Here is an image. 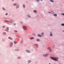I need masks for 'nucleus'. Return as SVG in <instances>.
Segmentation results:
<instances>
[{
	"label": "nucleus",
	"instance_id": "nucleus-1",
	"mask_svg": "<svg viewBox=\"0 0 64 64\" xmlns=\"http://www.w3.org/2000/svg\"><path fill=\"white\" fill-rule=\"evenodd\" d=\"M50 58L52 60H54V61H58V59L55 58H54L52 57H50Z\"/></svg>",
	"mask_w": 64,
	"mask_h": 64
},
{
	"label": "nucleus",
	"instance_id": "nucleus-2",
	"mask_svg": "<svg viewBox=\"0 0 64 64\" xmlns=\"http://www.w3.org/2000/svg\"><path fill=\"white\" fill-rule=\"evenodd\" d=\"M4 21V22H10V23H12V20H10L9 21L8 20H5Z\"/></svg>",
	"mask_w": 64,
	"mask_h": 64
},
{
	"label": "nucleus",
	"instance_id": "nucleus-3",
	"mask_svg": "<svg viewBox=\"0 0 64 64\" xmlns=\"http://www.w3.org/2000/svg\"><path fill=\"white\" fill-rule=\"evenodd\" d=\"M23 28L24 29V30H27V28L26 26H23Z\"/></svg>",
	"mask_w": 64,
	"mask_h": 64
},
{
	"label": "nucleus",
	"instance_id": "nucleus-4",
	"mask_svg": "<svg viewBox=\"0 0 64 64\" xmlns=\"http://www.w3.org/2000/svg\"><path fill=\"white\" fill-rule=\"evenodd\" d=\"M13 45V43L12 42H10V47H12V45Z\"/></svg>",
	"mask_w": 64,
	"mask_h": 64
},
{
	"label": "nucleus",
	"instance_id": "nucleus-5",
	"mask_svg": "<svg viewBox=\"0 0 64 64\" xmlns=\"http://www.w3.org/2000/svg\"><path fill=\"white\" fill-rule=\"evenodd\" d=\"M44 34V33L43 32H42V35H41L40 34H38V37H42V36L43 35V34Z\"/></svg>",
	"mask_w": 64,
	"mask_h": 64
},
{
	"label": "nucleus",
	"instance_id": "nucleus-6",
	"mask_svg": "<svg viewBox=\"0 0 64 64\" xmlns=\"http://www.w3.org/2000/svg\"><path fill=\"white\" fill-rule=\"evenodd\" d=\"M45 57H47L48 56V54H44L43 55Z\"/></svg>",
	"mask_w": 64,
	"mask_h": 64
},
{
	"label": "nucleus",
	"instance_id": "nucleus-7",
	"mask_svg": "<svg viewBox=\"0 0 64 64\" xmlns=\"http://www.w3.org/2000/svg\"><path fill=\"white\" fill-rule=\"evenodd\" d=\"M6 29L8 30H5V31H6L8 32H9V30H9V28L8 27H7L6 28Z\"/></svg>",
	"mask_w": 64,
	"mask_h": 64
},
{
	"label": "nucleus",
	"instance_id": "nucleus-8",
	"mask_svg": "<svg viewBox=\"0 0 64 64\" xmlns=\"http://www.w3.org/2000/svg\"><path fill=\"white\" fill-rule=\"evenodd\" d=\"M26 52H27L28 53H30V51L29 50H26Z\"/></svg>",
	"mask_w": 64,
	"mask_h": 64
},
{
	"label": "nucleus",
	"instance_id": "nucleus-9",
	"mask_svg": "<svg viewBox=\"0 0 64 64\" xmlns=\"http://www.w3.org/2000/svg\"><path fill=\"white\" fill-rule=\"evenodd\" d=\"M8 39H10V40H12V39H13V38L10 37H8Z\"/></svg>",
	"mask_w": 64,
	"mask_h": 64
},
{
	"label": "nucleus",
	"instance_id": "nucleus-10",
	"mask_svg": "<svg viewBox=\"0 0 64 64\" xmlns=\"http://www.w3.org/2000/svg\"><path fill=\"white\" fill-rule=\"evenodd\" d=\"M34 39V37H32L30 38V40H32V39Z\"/></svg>",
	"mask_w": 64,
	"mask_h": 64
},
{
	"label": "nucleus",
	"instance_id": "nucleus-11",
	"mask_svg": "<svg viewBox=\"0 0 64 64\" xmlns=\"http://www.w3.org/2000/svg\"><path fill=\"white\" fill-rule=\"evenodd\" d=\"M53 15H54V16H57V15L56 14H53Z\"/></svg>",
	"mask_w": 64,
	"mask_h": 64
},
{
	"label": "nucleus",
	"instance_id": "nucleus-12",
	"mask_svg": "<svg viewBox=\"0 0 64 64\" xmlns=\"http://www.w3.org/2000/svg\"><path fill=\"white\" fill-rule=\"evenodd\" d=\"M15 51H19V50L18 49L16 50H15Z\"/></svg>",
	"mask_w": 64,
	"mask_h": 64
},
{
	"label": "nucleus",
	"instance_id": "nucleus-13",
	"mask_svg": "<svg viewBox=\"0 0 64 64\" xmlns=\"http://www.w3.org/2000/svg\"><path fill=\"white\" fill-rule=\"evenodd\" d=\"M23 7L24 8H25V5L24 4H23Z\"/></svg>",
	"mask_w": 64,
	"mask_h": 64
},
{
	"label": "nucleus",
	"instance_id": "nucleus-14",
	"mask_svg": "<svg viewBox=\"0 0 64 64\" xmlns=\"http://www.w3.org/2000/svg\"><path fill=\"white\" fill-rule=\"evenodd\" d=\"M16 37L18 38H20V36H17Z\"/></svg>",
	"mask_w": 64,
	"mask_h": 64
},
{
	"label": "nucleus",
	"instance_id": "nucleus-15",
	"mask_svg": "<svg viewBox=\"0 0 64 64\" xmlns=\"http://www.w3.org/2000/svg\"><path fill=\"white\" fill-rule=\"evenodd\" d=\"M3 34H4V35H6V33L5 32H4L3 33Z\"/></svg>",
	"mask_w": 64,
	"mask_h": 64
},
{
	"label": "nucleus",
	"instance_id": "nucleus-16",
	"mask_svg": "<svg viewBox=\"0 0 64 64\" xmlns=\"http://www.w3.org/2000/svg\"><path fill=\"white\" fill-rule=\"evenodd\" d=\"M50 1H51V2H54V1L52 0H50Z\"/></svg>",
	"mask_w": 64,
	"mask_h": 64
},
{
	"label": "nucleus",
	"instance_id": "nucleus-17",
	"mask_svg": "<svg viewBox=\"0 0 64 64\" xmlns=\"http://www.w3.org/2000/svg\"><path fill=\"white\" fill-rule=\"evenodd\" d=\"M61 25H62V26H64V24H61Z\"/></svg>",
	"mask_w": 64,
	"mask_h": 64
},
{
	"label": "nucleus",
	"instance_id": "nucleus-18",
	"mask_svg": "<svg viewBox=\"0 0 64 64\" xmlns=\"http://www.w3.org/2000/svg\"><path fill=\"white\" fill-rule=\"evenodd\" d=\"M27 16L28 17H29V18H30V16H29V15H27Z\"/></svg>",
	"mask_w": 64,
	"mask_h": 64
},
{
	"label": "nucleus",
	"instance_id": "nucleus-19",
	"mask_svg": "<svg viewBox=\"0 0 64 64\" xmlns=\"http://www.w3.org/2000/svg\"><path fill=\"white\" fill-rule=\"evenodd\" d=\"M34 13H36V10H34Z\"/></svg>",
	"mask_w": 64,
	"mask_h": 64
},
{
	"label": "nucleus",
	"instance_id": "nucleus-20",
	"mask_svg": "<svg viewBox=\"0 0 64 64\" xmlns=\"http://www.w3.org/2000/svg\"><path fill=\"white\" fill-rule=\"evenodd\" d=\"M37 41H40V40L39 39H38L37 40Z\"/></svg>",
	"mask_w": 64,
	"mask_h": 64
},
{
	"label": "nucleus",
	"instance_id": "nucleus-21",
	"mask_svg": "<svg viewBox=\"0 0 64 64\" xmlns=\"http://www.w3.org/2000/svg\"><path fill=\"white\" fill-rule=\"evenodd\" d=\"M28 63H30V62H31V61L30 60H28Z\"/></svg>",
	"mask_w": 64,
	"mask_h": 64
},
{
	"label": "nucleus",
	"instance_id": "nucleus-22",
	"mask_svg": "<svg viewBox=\"0 0 64 64\" xmlns=\"http://www.w3.org/2000/svg\"><path fill=\"white\" fill-rule=\"evenodd\" d=\"M19 8V6H16V8Z\"/></svg>",
	"mask_w": 64,
	"mask_h": 64
},
{
	"label": "nucleus",
	"instance_id": "nucleus-23",
	"mask_svg": "<svg viewBox=\"0 0 64 64\" xmlns=\"http://www.w3.org/2000/svg\"><path fill=\"white\" fill-rule=\"evenodd\" d=\"M50 36H52V33H51L50 34Z\"/></svg>",
	"mask_w": 64,
	"mask_h": 64
},
{
	"label": "nucleus",
	"instance_id": "nucleus-24",
	"mask_svg": "<svg viewBox=\"0 0 64 64\" xmlns=\"http://www.w3.org/2000/svg\"><path fill=\"white\" fill-rule=\"evenodd\" d=\"M14 32H17L18 31L16 30H14Z\"/></svg>",
	"mask_w": 64,
	"mask_h": 64
},
{
	"label": "nucleus",
	"instance_id": "nucleus-25",
	"mask_svg": "<svg viewBox=\"0 0 64 64\" xmlns=\"http://www.w3.org/2000/svg\"><path fill=\"white\" fill-rule=\"evenodd\" d=\"M14 6H16V5H17V4H14Z\"/></svg>",
	"mask_w": 64,
	"mask_h": 64
},
{
	"label": "nucleus",
	"instance_id": "nucleus-26",
	"mask_svg": "<svg viewBox=\"0 0 64 64\" xmlns=\"http://www.w3.org/2000/svg\"><path fill=\"white\" fill-rule=\"evenodd\" d=\"M51 48L50 47H49V48H48V49H50Z\"/></svg>",
	"mask_w": 64,
	"mask_h": 64
},
{
	"label": "nucleus",
	"instance_id": "nucleus-27",
	"mask_svg": "<svg viewBox=\"0 0 64 64\" xmlns=\"http://www.w3.org/2000/svg\"><path fill=\"white\" fill-rule=\"evenodd\" d=\"M35 45H36V47H38V45H37V44H35Z\"/></svg>",
	"mask_w": 64,
	"mask_h": 64
},
{
	"label": "nucleus",
	"instance_id": "nucleus-28",
	"mask_svg": "<svg viewBox=\"0 0 64 64\" xmlns=\"http://www.w3.org/2000/svg\"><path fill=\"white\" fill-rule=\"evenodd\" d=\"M14 44H17V42H14Z\"/></svg>",
	"mask_w": 64,
	"mask_h": 64
},
{
	"label": "nucleus",
	"instance_id": "nucleus-29",
	"mask_svg": "<svg viewBox=\"0 0 64 64\" xmlns=\"http://www.w3.org/2000/svg\"><path fill=\"white\" fill-rule=\"evenodd\" d=\"M49 51H50V52H52V50H51L50 49L49 50Z\"/></svg>",
	"mask_w": 64,
	"mask_h": 64
},
{
	"label": "nucleus",
	"instance_id": "nucleus-30",
	"mask_svg": "<svg viewBox=\"0 0 64 64\" xmlns=\"http://www.w3.org/2000/svg\"><path fill=\"white\" fill-rule=\"evenodd\" d=\"M2 9H3V10H5V8H2Z\"/></svg>",
	"mask_w": 64,
	"mask_h": 64
},
{
	"label": "nucleus",
	"instance_id": "nucleus-31",
	"mask_svg": "<svg viewBox=\"0 0 64 64\" xmlns=\"http://www.w3.org/2000/svg\"><path fill=\"white\" fill-rule=\"evenodd\" d=\"M8 15V13H6V15L7 16Z\"/></svg>",
	"mask_w": 64,
	"mask_h": 64
},
{
	"label": "nucleus",
	"instance_id": "nucleus-32",
	"mask_svg": "<svg viewBox=\"0 0 64 64\" xmlns=\"http://www.w3.org/2000/svg\"><path fill=\"white\" fill-rule=\"evenodd\" d=\"M62 15H64V14H62Z\"/></svg>",
	"mask_w": 64,
	"mask_h": 64
},
{
	"label": "nucleus",
	"instance_id": "nucleus-33",
	"mask_svg": "<svg viewBox=\"0 0 64 64\" xmlns=\"http://www.w3.org/2000/svg\"><path fill=\"white\" fill-rule=\"evenodd\" d=\"M37 2H39V0H37Z\"/></svg>",
	"mask_w": 64,
	"mask_h": 64
},
{
	"label": "nucleus",
	"instance_id": "nucleus-34",
	"mask_svg": "<svg viewBox=\"0 0 64 64\" xmlns=\"http://www.w3.org/2000/svg\"><path fill=\"white\" fill-rule=\"evenodd\" d=\"M5 26H2V27H3V28H5Z\"/></svg>",
	"mask_w": 64,
	"mask_h": 64
},
{
	"label": "nucleus",
	"instance_id": "nucleus-35",
	"mask_svg": "<svg viewBox=\"0 0 64 64\" xmlns=\"http://www.w3.org/2000/svg\"><path fill=\"white\" fill-rule=\"evenodd\" d=\"M22 41H21L20 42L21 43H22Z\"/></svg>",
	"mask_w": 64,
	"mask_h": 64
},
{
	"label": "nucleus",
	"instance_id": "nucleus-36",
	"mask_svg": "<svg viewBox=\"0 0 64 64\" xmlns=\"http://www.w3.org/2000/svg\"><path fill=\"white\" fill-rule=\"evenodd\" d=\"M16 25V24H14V25Z\"/></svg>",
	"mask_w": 64,
	"mask_h": 64
},
{
	"label": "nucleus",
	"instance_id": "nucleus-37",
	"mask_svg": "<svg viewBox=\"0 0 64 64\" xmlns=\"http://www.w3.org/2000/svg\"><path fill=\"white\" fill-rule=\"evenodd\" d=\"M48 13H50V12H48Z\"/></svg>",
	"mask_w": 64,
	"mask_h": 64
},
{
	"label": "nucleus",
	"instance_id": "nucleus-38",
	"mask_svg": "<svg viewBox=\"0 0 64 64\" xmlns=\"http://www.w3.org/2000/svg\"><path fill=\"white\" fill-rule=\"evenodd\" d=\"M41 1H43V0H41Z\"/></svg>",
	"mask_w": 64,
	"mask_h": 64
},
{
	"label": "nucleus",
	"instance_id": "nucleus-39",
	"mask_svg": "<svg viewBox=\"0 0 64 64\" xmlns=\"http://www.w3.org/2000/svg\"><path fill=\"white\" fill-rule=\"evenodd\" d=\"M63 32H64V31H63Z\"/></svg>",
	"mask_w": 64,
	"mask_h": 64
},
{
	"label": "nucleus",
	"instance_id": "nucleus-40",
	"mask_svg": "<svg viewBox=\"0 0 64 64\" xmlns=\"http://www.w3.org/2000/svg\"><path fill=\"white\" fill-rule=\"evenodd\" d=\"M13 1H14V0H13Z\"/></svg>",
	"mask_w": 64,
	"mask_h": 64
}]
</instances>
